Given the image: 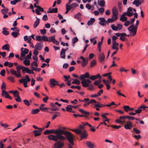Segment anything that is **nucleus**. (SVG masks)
Returning a JSON list of instances; mask_svg holds the SVG:
<instances>
[{
	"instance_id": "nucleus-35",
	"label": "nucleus",
	"mask_w": 148,
	"mask_h": 148,
	"mask_svg": "<svg viewBox=\"0 0 148 148\" xmlns=\"http://www.w3.org/2000/svg\"><path fill=\"white\" fill-rule=\"evenodd\" d=\"M37 18L36 20L35 21L33 27L34 28H36L37 27L38 25L40 23V19L36 17Z\"/></svg>"
},
{
	"instance_id": "nucleus-14",
	"label": "nucleus",
	"mask_w": 148,
	"mask_h": 148,
	"mask_svg": "<svg viewBox=\"0 0 148 148\" xmlns=\"http://www.w3.org/2000/svg\"><path fill=\"white\" fill-rule=\"evenodd\" d=\"M80 59L82 60V66L83 67L85 66L87 64L88 62V58H84L83 56H81L80 57Z\"/></svg>"
},
{
	"instance_id": "nucleus-26",
	"label": "nucleus",
	"mask_w": 148,
	"mask_h": 148,
	"mask_svg": "<svg viewBox=\"0 0 148 148\" xmlns=\"http://www.w3.org/2000/svg\"><path fill=\"white\" fill-rule=\"evenodd\" d=\"M127 15L125 12H124L121 16L120 20L123 22H124L126 21L127 18L125 16Z\"/></svg>"
},
{
	"instance_id": "nucleus-4",
	"label": "nucleus",
	"mask_w": 148,
	"mask_h": 148,
	"mask_svg": "<svg viewBox=\"0 0 148 148\" xmlns=\"http://www.w3.org/2000/svg\"><path fill=\"white\" fill-rule=\"evenodd\" d=\"M138 28L134 26V24H132L128 28L130 36H134L137 33Z\"/></svg>"
},
{
	"instance_id": "nucleus-38",
	"label": "nucleus",
	"mask_w": 148,
	"mask_h": 148,
	"mask_svg": "<svg viewBox=\"0 0 148 148\" xmlns=\"http://www.w3.org/2000/svg\"><path fill=\"white\" fill-rule=\"evenodd\" d=\"M126 36V34L125 33H122V34L120 38V40L123 41H125V38Z\"/></svg>"
},
{
	"instance_id": "nucleus-10",
	"label": "nucleus",
	"mask_w": 148,
	"mask_h": 148,
	"mask_svg": "<svg viewBox=\"0 0 148 148\" xmlns=\"http://www.w3.org/2000/svg\"><path fill=\"white\" fill-rule=\"evenodd\" d=\"M64 145L63 142L59 141L53 145L54 148H62Z\"/></svg>"
},
{
	"instance_id": "nucleus-63",
	"label": "nucleus",
	"mask_w": 148,
	"mask_h": 148,
	"mask_svg": "<svg viewBox=\"0 0 148 148\" xmlns=\"http://www.w3.org/2000/svg\"><path fill=\"white\" fill-rule=\"evenodd\" d=\"M24 103L27 106H29L30 105V103L29 101L27 99L23 100Z\"/></svg>"
},
{
	"instance_id": "nucleus-41",
	"label": "nucleus",
	"mask_w": 148,
	"mask_h": 148,
	"mask_svg": "<svg viewBox=\"0 0 148 148\" xmlns=\"http://www.w3.org/2000/svg\"><path fill=\"white\" fill-rule=\"evenodd\" d=\"M72 131L75 132L77 134H81L82 132V131L81 130L78 129H73L71 130Z\"/></svg>"
},
{
	"instance_id": "nucleus-42",
	"label": "nucleus",
	"mask_w": 148,
	"mask_h": 148,
	"mask_svg": "<svg viewBox=\"0 0 148 148\" xmlns=\"http://www.w3.org/2000/svg\"><path fill=\"white\" fill-rule=\"evenodd\" d=\"M23 63L25 66H29L30 64V60L29 59L25 58V59L23 61Z\"/></svg>"
},
{
	"instance_id": "nucleus-60",
	"label": "nucleus",
	"mask_w": 148,
	"mask_h": 148,
	"mask_svg": "<svg viewBox=\"0 0 148 148\" xmlns=\"http://www.w3.org/2000/svg\"><path fill=\"white\" fill-rule=\"evenodd\" d=\"M110 126L112 127V128L117 129H118L121 127V125H114L113 126L111 125H110Z\"/></svg>"
},
{
	"instance_id": "nucleus-8",
	"label": "nucleus",
	"mask_w": 148,
	"mask_h": 148,
	"mask_svg": "<svg viewBox=\"0 0 148 148\" xmlns=\"http://www.w3.org/2000/svg\"><path fill=\"white\" fill-rule=\"evenodd\" d=\"M126 116H120L119 119H116L115 121L119 124H123L125 122V120L126 118Z\"/></svg>"
},
{
	"instance_id": "nucleus-29",
	"label": "nucleus",
	"mask_w": 148,
	"mask_h": 148,
	"mask_svg": "<svg viewBox=\"0 0 148 148\" xmlns=\"http://www.w3.org/2000/svg\"><path fill=\"white\" fill-rule=\"evenodd\" d=\"M55 131L54 130H47L45 131L44 133V135H47L49 134L54 133L55 132Z\"/></svg>"
},
{
	"instance_id": "nucleus-45",
	"label": "nucleus",
	"mask_w": 148,
	"mask_h": 148,
	"mask_svg": "<svg viewBox=\"0 0 148 148\" xmlns=\"http://www.w3.org/2000/svg\"><path fill=\"white\" fill-rule=\"evenodd\" d=\"M81 138L82 139L85 138L88 136V135L85 130L83 131V133H81Z\"/></svg>"
},
{
	"instance_id": "nucleus-6",
	"label": "nucleus",
	"mask_w": 148,
	"mask_h": 148,
	"mask_svg": "<svg viewBox=\"0 0 148 148\" xmlns=\"http://www.w3.org/2000/svg\"><path fill=\"white\" fill-rule=\"evenodd\" d=\"M81 83L82 86L84 87H87L89 86V84H91L92 82L88 79L81 80Z\"/></svg>"
},
{
	"instance_id": "nucleus-52",
	"label": "nucleus",
	"mask_w": 148,
	"mask_h": 148,
	"mask_svg": "<svg viewBox=\"0 0 148 148\" xmlns=\"http://www.w3.org/2000/svg\"><path fill=\"white\" fill-rule=\"evenodd\" d=\"M47 37L46 36H41V42L45 41H47Z\"/></svg>"
},
{
	"instance_id": "nucleus-27",
	"label": "nucleus",
	"mask_w": 148,
	"mask_h": 148,
	"mask_svg": "<svg viewBox=\"0 0 148 148\" xmlns=\"http://www.w3.org/2000/svg\"><path fill=\"white\" fill-rule=\"evenodd\" d=\"M66 50L64 49H62L60 53V57L62 58L65 59V53Z\"/></svg>"
},
{
	"instance_id": "nucleus-61",
	"label": "nucleus",
	"mask_w": 148,
	"mask_h": 148,
	"mask_svg": "<svg viewBox=\"0 0 148 148\" xmlns=\"http://www.w3.org/2000/svg\"><path fill=\"white\" fill-rule=\"evenodd\" d=\"M2 14H4L8 12V10L7 8H5L4 9H2L1 10Z\"/></svg>"
},
{
	"instance_id": "nucleus-1",
	"label": "nucleus",
	"mask_w": 148,
	"mask_h": 148,
	"mask_svg": "<svg viewBox=\"0 0 148 148\" xmlns=\"http://www.w3.org/2000/svg\"><path fill=\"white\" fill-rule=\"evenodd\" d=\"M66 128L65 127H61V130H58L56 132L58 134H60L61 135L64 134L65 135L66 139L72 145L74 144L73 141V136L72 133L69 131H65Z\"/></svg>"
},
{
	"instance_id": "nucleus-40",
	"label": "nucleus",
	"mask_w": 148,
	"mask_h": 148,
	"mask_svg": "<svg viewBox=\"0 0 148 148\" xmlns=\"http://www.w3.org/2000/svg\"><path fill=\"white\" fill-rule=\"evenodd\" d=\"M10 47L9 45L8 44H6L3 46L2 49L3 50H7L9 51Z\"/></svg>"
},
{
	"instance_id": "nucleus-17",
	"label": "nucleus",
	"mask_w": 148,
	"mask_h": 148,
	"mask_svg": "<svg viewBox=\"0 0 148 148\" xmlns=\"http://www.w3.org/2000/svg\"><path fill=\"white\" fill-rule=\"evenodd\" d=\"M1 95L2 97H4L5 98L10 100L12 99V97L8 94V92L5 90L2 91Z\"/></svg>"
},
{
	"instance_id": "nucleus-23",
	"label": "nucleus",
	"mask_w": 148,
	"mask_h": 148,
	"mask_svg": "<svg viewBox=\"0 0 148 148\" xmlns=\"http://www.w3.org/2000/svg\"><path fill=\"white\" fill-rule=\"evenodd\" d=\"M145 107L146 106L144 105H141L138 108L137 110H135L136 114L140 113L142 111V110L141 109H143L144 110H145Z\"/></svg>"
},
{
	"instance_id": "nucleus-5",
	"label": "nucleus",
	"mask_w": 148,
	"mask_h": 148,
	"mask_svg": "<svg viewBox=\"0 0 148 148\" xmlns=\"http://www.w3.org/2000/svg\"><path fill=\"white\" fill-rule=\"evenodd\" d=\"M47 41L49 42H53L54 44L57 45H59L60 43L59 41L56 40L55 35L51 36L49 37H47Z\"/></svg>"
},
{
	"instance_id": "nucleus-36",
	"label": "nucleus",
	"mask_w": 148,
	"mask_h": 148,
	"mask_svg": "<svg viewBox=\"0 0 148 148\" xmlns=\"http://www.w3.org/2000/svg\"><path fill=\"white\" fill-rule=\"evenodd\" d=\"M19 30L18 29H17L16 32H12L11 35H12L14 38L16 37L19 34Z\"/></svg>"
},
{
	"instance_id": "nucleus-49",
	"label": "nucleus",
	"mask_w": 148,
	"mask_h": 148,
	"mask_svg": "<svg viewBox=\"0 0 148 148\" xmlns=\"http://www.w3.org/2000/svg\"><path fill=\"white\" fill-rule=\"evenodd\" d=\"M3 31L2 32L3 34L5 35H8L9 34V32L8 31L6 30L7 29L5 27H3Z\"/></svg>"
},
{
	"instance_id": "nucleus-47",
	"label": "nucleus",
	"mask_w": 148,
	"mask_h": 148,
	"mask_svg": "<svg viewBox=\"0 0 148 148\" xmlns=\"http://www.w3.org/2000/svg\"><path fill=\"white\" fill-rule=\"evenodd\" d=\"M1 89L2 90V91L5 90L6 89V84L3 82H2V85L1 86Z\"/></svg>"
},
{
	"instance_id": "nucleus-58",
	"label": "nucleus",
	"mask_w": 148,
	"mask_h": 148,
	"mask_svg": "<svg viewBox=\"0 0 148 148\" xmlns=\"http://www.w3.org/2000/svg\"><path fill=\"white\" fill-rule=\"evenodd\" d=\"M32 55V53L31 51H30L29 54L27 55L26 57L25 58L27 59H30L31 58V56Z\"/></svg>"
},
{
	"instance_id": "nucleus-25",
	"label": "nucleus",
	"mask_w": 148,
	"mask_h": 148,
	"mask_svg": "<svg viewBox=\"0 0 148 148\" xmlns=\"http://www.w3.org/2000/svg\"><path fill=\"white\" fill-rule=\"evenodd\" d=\"M43 128L40 129L39 130H35L33 131V133L34 134V136L36 137L40 135L41 134V132L42 131Z\"/></svg>"
},
{
	"instance_id": "nucleus-39",
	"label": "nucleus",
	"mask_w": 148,
	"mask_h": 148,
	"mask_svg": "<svg viewBox=\"0 0 148 148\" xmlns=\"http://www.w3.org/2000/svg\"><path fill=\"white\" fill-rule=\"evenodd\" d=\"M25 81L24 80L23 83H25L27 84L28 82H29L31 81L30 79L29 78V76L27 75L25 76V78H24Z\"/></svg>"
},
{
	"instance_id": "nucleus-20",
	"label": "nucleus",
	"mask_w": 148,
	"mask_h": 148,
	"mask_svg": "<svg viewBox=\"0 0 148 148\" xmlns=\"http://www.w3.org/2000/svg\"><path fill=\"white\" fill-rule=\"evenodd\" d=\"M43 46V44L40 42H38L35 45L34 48L37 50H40Z\"/></svg>"
},
{
	"instance_id": "nucleus-11",
	"label": "nucleus",
	"mask_w": 148,
	"mask_h": 148,
	"mask_svg": "<svg viewBox=\"0 0 148 148\" xmlns=\"http://www.w3.org/2000/svg\"><path fill=\"white\" fill-rule=\"evenodd\" d=\"M49 86L51 88H53L58 85V82L54 79H51L49 80Z\"/></svg>"
},
{
	"instance_id": "nucleus-24",
	"label": "nucleus",
	"mask_w": 148,
	"mask_h": 148,
	"mask_svg": "<svg viewBox=\"0 0 148 148\" xmlns=\"http://www.w3.org/2000/svg\"><path fill=\"white\" fill-rule=\"evenodd\" d=\"M98 78H99V79H101L102 78L99 74L97 75H92L89 78L92 80H94Z\"/></svg>"
},
{
	"instance_id": "nucleus-19",
	"label": "nucleus",
	"mask_w": 148,
	"mask_h": 148,
	"mask_svg": "<svg viewBox=\"0 0 148 148\" xmlns=\"http://www.w3.org/2000/svg\"><path fill=\"white\" fill-rule=\"evenodd\" d=\"M21 56H25V55L27 54L29 52V50L28 49L26 48L24 49L23 47L21 48Z\"/></svg>"
},
{
	"instance_id": "nucleus-55",
	"label": "nucleus",
	"mask_w": 148,
	"mask_h": 148,
	"mask_svg": "<svg viewBox=\"0 0 148 148\" xmlns=\"http://www.w3.org/2000/svg\"><path fill=\"white\" fill-rule=\"evenodd\" d=\"M8 79L11 82H14V77L12 76H10L8 78Z\"/></svg>"
},
{
	"instance_id": "nucleus-32",
	"label": "nucleus",
	"mask_w": 148,
	"mask_h": 148,
	"mask_svg": "<svg viewBox=\"0 0 148 148\" xmlns=\"http://www.w3.org/2000/svg\"><path fill=\"white\" fill-rule=\"evenodd\" d=\"M119 44L118 43L115 42L112 43V49L116 50L117 51L119 50L118 46Z\"/></svg>"
},
{
	"instance_id": "nucleus-18",
	"label": "nucleus",
	"mask_w": 148,
	"mask_h": 148,
	"mask_svg": "<svg viewBox=\"0 0 148 148\" xmlns=\"http://www.w3.org/2000/svg\"><path fill=\"white\" fill-rule=\"evenodd\" d=\"M90 77V74L88 72L84 74H82L80 75L79 79L80 80L85 79V78H88Z\"/></svg>"
},
{
	"instance_id": "nucleus-2",
	"label": "nucleus",
	"mask_w": 148,
	"mask_h": 148,
	"mask_svg": "<svg viewBox=\"0 0 148 148\" xmlns=\"http://www.w3.org/2000/svg\"><path fill=\"white\" fill-rule=\"evenodd\" d=\"M58 130H61V127H59L58 129L55 131V132L54 133L56 134V135H50L48 136L49 140L57 141L58 139L62 140H66V138L64 136L60 134H58V133L56 132Z\"/></svg>"
},
{
	"instance_id": "nucleus-34",
	"label": "nucleus",
	"mask_w": 148,
	"mask_h": 148,
	"mask_svg": "<svg viewBox=\"0 0 148 148\" xmlns=\"http://www.w3.org/2000/svg\"><path fill=\"white\" fill-rule=\"evenodd\" d=\"M132 3L137 7L140 5L141 2L140 1V0H134Z\"/></svg>"
},
{
	"instance_id": "nucleus-15",
	"label": "nucleus",
	"mask_w": 148,
	"mask_h": 148,
	"mask_svg": "<svg viewBox=\"0 0 148 148\" xmlns=\"http://www.w3.org/2000/svg\"><path fill=\"white\" fill-rule=\"evenodd\" d=\"M124 128L126 130H130L132 127V123L130 121L126 122V124L124 125Z\"/></svg>"
},
{
	"instance_id": "nucleus-7",
	"label": "nucleus",
	"mask_w": 148,
	"mask_h": 148,
	"mask_svg": "<svg viewBox=\"0 0 148 148\" xmlns=\"http://www.w3.org/2000/svg\"><path fill=\"white\" fill-rule=\"evenodd\" d=\"M136 12V10L135 9H133L131 7H130L128 8L127 10L126 13L127 16H132L134 14V12Z\"/></svg>"
},
{
	"instance_id": "nucleus-28",
	"label": "nucleus",
	"mask_w": 148,
	"mask_h": 148,
	"mask_svg": "<svg viewBox=\"0 0 148 148\" xmlns=\"http://www.w3.org/2000/svg\"><path fill=\"white\" fill-rule=\"evenodd\" d=\"M99 19L100 20V24L102 25H104L105 24L107 23V22L106 21L105 19L103 18H99Z\"/></svg>"
},
{
	"instance_id": "nucleus-13",
	"label": "nucleus",
	"mask_w": 148,
	"mask_h": 148,
	"mask_svg": "<svg viewBox=\"0 0 148 148\" xmlns=\"http://www.w3.org/2000/svg\"><path fill=\"white\" fill-rule=\"evenodd\" d=\"M105 59V56L104 54L103 53H100L98 56V59L100 62L103 63Z\"/></svg>"
},
{
	"instance_id": "nucleus-21",
	"label": "nucleus",
	"mask_w": 148,
	"mask_h": 148,
	"mask_svg": "<svg viewBox=\"0 0 148 148\" xmlns=\"http://www.w3.org/2000/svg\"><path fill=\"white\" fill-rule=\"evenodd\" d=\"M84 104L83 106L84 107H86L88 106L90 104H92L93 103H96V101L94 99H91L88 102H84Z\"/></svg>"
},
{
	"instance_id": "nucleus-44",
	"label": "nucleus",
	"mask_w": 148,
	"mask_h": 148,
	"mask_svg": "<svg viewBox=\"0 0 148 148\" xmlns=\"http://www.w3.org/2000/svg\"><path fill=\"white\" fill-rule=\"evenodd\" d=\"M95 21V19L94 18H91L90 20L88 22V25H92Z\"/></svg>"
},
{
	"instance_id": "nucleus-57",
	"label": "nucleus",
	"mask_w": 148,
	"mask_h": 148,
	"mask_svg": "<svg viewBox=\"0 0 148 148\" xmlns=\"http://www.w3.org/2000/svg\"><path fill=\"white\" fill-rule=\"evenodd\" d=\"M118 38L116 36L113 35L112 37V43L116 42V40Z\"/></svg>"
},
{
	"instance_id": "nucleus-53",
	"label": "nucleus",
	"mask_w": 148,
	"mask_h": 148,
	"mask_svg": "<svg viewBox=\"0 0 148 148\" xmlns=\"http://www.w3.org/2000/svg\"><path fill=\"white\" fill-rule=\"evenodd\" d=\"M118 8L119 10L120 11H121L122 10V2H119L118 3Z\"/></svg>"
},
{
	"instance_id": "nucleus-22",
	"label": "nucleus",
	"mask_w": 148,
	"mask_h": 148,
	"mask_svg": "<svg viewBox=\"0 0 148 148\" xmlns=\"http://www.w3.org/2000/svg\"><path fill=\"white\" fill-rule=\"evenodd\" d=\"M50 106L52 107L51 109H50V110L51 111H56L58 110L59 108L56 107L55 103H50Z\"/></svg>"
},
{
	"instance_id": "nucleus-62",
	"label": "nucleus",
	"mask_w": 148,
	"mask_h": 148,
	"mask_svg": "<svg viewBox=\"0 0 148 148\" xmlns=\"http://www.w3.org/2000/svg\"><path fill=\"white\" fill-rule=\"evenodd\" d=\"M37 62V61H34L32 62L31 63V66L32 67H33L34 66L37 67L38 65Z\"/></svg>"
},
{
	"instance_id": "nucleus-48",
	"label": "nucleus",
	"mask_w": 148,
	"mask_h": 148,
	"mask_svg": "<svg viewBox=\"0 0 148 148\" xmlns=\"http://www.w3.org/2000/svg\"><path fill=\"white\" fill-rule=\"evenodd\" d=\"M86 145L90 148H93L94 145L91 142H86Z\"/></svg>"
},
{
	"instance_id": "nucleus-64",
	"label": "nucleus",
	"mask_w": 148,
	"mask_h": 148,
	"mask_svg": "<svg viewBox=\"0 0 148 148\" xmlns=\"http://www.w3.org/2000/svg\"><path fill=\"white\" fill-rule=\"evenodd\" d=\"M71 5L72 9H74L75 8H76L77 6V3H72L71 4Z\"/></svg>"
},
{
	"instance_id": "nucleus-37",
	"label": "nucleus",
	"mask_w": 148,
	"mask_h": 148,
	"mask_svg": "<svg viewBox=\"0 0 148 148\" xmlns=\"http://www.w3.org/2000/svg\"><path fill=\"white\" fill-rule=\"evenodd\" d=\"M112 12L113 14H118V11L116 7H113L112 10Z\"/></svg>"
},
{
	"instance_id": "nucleus-50",
	"label": "nucleus",
	"mask_w": 148,
	"mask_h": 148,
	"mask_svg": "<svg viewBox=\"0 0 148 148\" xmlns=\"http://www.w3.org/2000/svg\"><path fill=\"white\" fill-rule=\"evenodd\" d=\"M72 83L73 84L79 85L80 84V82L77 79H74L73 80V81L72 82Z\"/></svg>"
},
{
	"instance_id": "nucleus-31",
	"label": "nucleus",
	"mask_w": 148,
	"mask_h": 148,
	"mask_svg": "<svg viewBox=\"0 0 148 148\" xmlns=\"http://www.w3.org/2000/svg\"><path fill=\"white\" fill-rule=\"evenodd\" d=\"M72 108H73L72 106L71 105H68L66 108V110L67 112L74 113H75V111H73Z\"/></svg>"
},
{
	"instance_id": "nucleus-12",
	"label": "nucleus",
	"mask_w": 148,
	"mask_h": 148,
	"mask_svg": "<svg viewBox=\"0 0 148 148\" xmlns=\"http://www.w3.org/2000/svg\"><path fill=\"white\" fill-rule=\"evenodd\" d=\"M21 69L22 70V71L23 73H26L29 74L32 73L33 74L34 73L33 72H32L29 68L27 67H25L24 66H21Z\"/></svg>"
},
{
	"instance_id": "nucleus-9",
	"label": "nucleus",
	"mask_w": 148,
	"mask_h": 148,
	"mask_svg": "<svg viewBox=\"0 0 148 148\" xmlns=\"http://www.w3.org/2000/svg\"><path fill=\"white\" fill-rule=\"evenodd\" d=\"M111 27L112 29L114 31H120L123 28L122 25L121 24H118L117 26H115L114 24L112 25H111Z\"/></svg>"
},
{
	"instance_id": "nucleus-51",
	"label": "nucleus",
	"mask_w": 148,
	"mask_h": 148,
	"mask_svg": "<svg viewBox=\"0 0 148 148\" xmlns=\"http://www.w3.org/2000/svg\"><path fill=\"white\" fill-rule=\"evenodd\" d=\"M96 63V61L95 60H93L91 62L90 67H92L94 66Z\"/></svg>"
},
{
	"instance_id": "nucleus-56",
	"label": "nucleus",
	"mask_w": 148,
	"mask_h": 148,
	"mask_svg": "<svg viewBox=\"0 0 148 148\" xmlns=\"http://www.w3.org/2000/svg\"><path fill=\"white\" fill-rule=\"evenodd\" d=\"M133 130L134 132L137 134H138L140 133V130L136 128H134L133 129Z\"/></svg>"
},
{
	"instance_id": "nucleus-16",
	"label": "nucleus",
	"mask_w": 148,
	"mask_h": 148,
	"mask_svg": "<svg viewBox=\"0 0 148 148\" xmlns=\"http://www.w3.org/2000/svg\"><path fill=\"white\" fill-rule=\"evenodd\" d=\"M92 105L93 106V108H101L105 106V105L100 103L99 102H97V101L96 103H92Z\"/></svg>"
},
{
	"instance_id": "nucleus-30",
	"label": "nucleus",
	"mask_w": 148,
	"mask_h": 148,
	"mask_svg": "<svg viewBox=\"0 0 148 148\" xmlns=\"http://www.w3.org/2000/svg\"><path fill=\"white\" fill-rule=\"evenodd\" d=\"M49 11H47V13H56L58 12V8H52V9H51V8H49Z\"/></svg>"
},
{
	"instance_id": "nucleus-54",
	"label": "nucleus",
	"mask_w": 148,
	"mask_h": 148,
	"mask_svg": "<svg viewBox=\"0 0 148 148\" xmlns=\"http://www.w3.org/2000/svg\"><path fill=\"white\" fill-rule=\"evenodd\" d=\"M124 110L126 112L129 111L130 106H123Z\"/></svg>"
},
{
	"instance_id": "nucleus-46",
	"label": "nucleus",
	"mask_w": 148,
	"mask_h": 148,
	"mask_svg": "<svg viewBox=\"0 0 148 148\" xmlns=\"http://www.w3.org/2000/svg\"><path fill=\"white\" fill-rule=\"evenodd\" d=\"M40 111V109H34L32 110L31 113L33 114H37Z\"/></svg>"
},
{
	"instance_id": "nucleus-33",
	"label": "nucleus",
	"mask_w": 148,
	"mask_h": 148,
	"mask_svg": "<svg viewBox=\"0 0 148 148\" xmlns=\"http://www.w3.org/2000/svg\"><path fill=\"white\" fill-rule=\"evenodd\" d=\"M97 3L98 5L101 7H104L105 6V2L104 0L98 1Z\"/></svg>"
},
{
	"instance_id": "nucleus-43",
	"label": "nucleus",
	"mask_w": 148,
	"mask_h": 148,
	"mask_svg": "<svg viewBox=\"0 0 148 148\" xmlns=\"http://www.w3.org/2000/svg\"><path fill=\"white\" fill-rule=\"evenodd\" d=\"M79 111L84 115H88L90 114L89 112L84 110L82 109H79Z\"/></svg>"
},
{
	"instance_id": "nucleus-3",
	"label": "nucleus",
	"mask_w": 148,
	"mask_h": 148,
	"mask_svg": "<svg viewBox=\"0 0 148 148\" xmlns=\"http://www.w3.org/2000/svg\"><path fill=\"white\" fill-rule=\"evenodd\" d=\"M21 66L19 65L16 67L17 71H15L13 69H11L10 72L12 75H14L17 77H20L21 76V73L20 70L21 69Z\"/></svg>"
},
{
	"instance_id": "nucleus-59",
	"label": "nucleus",
	"mask_w": 148,
	"mask_h": 148,
	"mask_svg": "<svg viewBox=\"0 0 148 148\" xmlns=\"http://www.w3.org/2000/svg\"><path fill=\"white\" fill-rule=\"evenodd\" d=\"M56 113L57 114H54L53 116H52V120H54L58 116H59L60 115V114L59 112H56Z\"/></svg>"
}]
</instances>
